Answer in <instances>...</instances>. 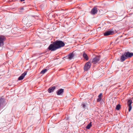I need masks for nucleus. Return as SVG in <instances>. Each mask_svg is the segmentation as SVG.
<instances>
[{
	"mask_svg": "<svg viewBox=\"0 0 133 133\" xmlns=\"http://www.w3.org/2000/svg\"><path fill=\"white\" fill-rule=\"evenodd\" d=\"M55 42L57 49L63 47L65 45L64 43L62 41L57 40L55 41Z\"/></svg>",
	"mask_w": 133,
	"mask_h": 133,
	"instance_id": "1",
	"label": "nucleus"
},
{
	"mask_svg": "<svg viewBox=\"0 0 133 133\" xmlns=\"http://www.w3.org/2000/svg\"><path fill=\"white\" fill-rule=\"evenodd\" d=\"M48 49L51 51H54L57 49L55 42L49 45Z\"/></svg>",
	"mask_w": 133,
	"mask_h": 133,
	"instance_id": "2",
	"label": "nucleus"
},
{
	"mask_svg": "<svg viewBox=\"0 0 133 133\" xmlns=\"http://www.w3.org/2000/svg\"><path fill=\"white\" fill-rule=\"evenodd\" d=\"M6 39L5 37L4 36H0V47L4 45V41Z\"/></svg>",
	"mask_w": 133,
	"mask_h": 133,
	"instance_id": "3",
	"label": "nucleus"
},
{
	"mask_svg": "<svg viewBox=\"0 0 133 133\" xmlns=\"http://www.w3.org/2000/svg\"><path fill=\"white\" fill-rule=\"evenodd\" d=\"M91 64L90 62H87L85 65L84 67V70L85 71H87L90 68L91 66Z\"/></svg>",
	"mask_w": 133,
	"mask_h": 133,
	"instance_id": "4",
	"label": "nucleus"
},
{
	"mask_svg": "<svg viewBox=\"0 0 133 133\" xmlns=\"http://www.w3.org/2000/svg\"><path fill=\"white\" fill-rule=\"evenodd\" d=\"M97 8L96 6H95L92 9L90 13L92 15H95L97 13Z\"/></svg>",
	"mask_w": 133,
	"mask_h": 133,
	"instance_id": "5",
	"label": "nucleus"
},
{
	"mask_svg": "<svg viewBox=\"0 0 133 133\" xmlns=\"http://www.w3.org/2000/svg\"><path fill=\"white\" fill-rule=\"evenodd\" d=\"M124 53L127 59L131 58L133 56V53H130L129 52L127 51L125 52Z\"/></svg>",
	"mask_w": 133,
	"mask_h": 133,
	"instance_id": "6",
	"label": "nucleus"
},
{
	"mask_svg": "<svg viewBox=\"0 0 133 133\" xmlns=\"http://www.w3.org/2000/svg\"><path fill=\"white\" fill-rule=\"evenodd\" d=\"M100 59L99 56H96L93 59L92 62L94 64H96L99 60Z\"/></svg>",
	"mask_w": 133,
	"mask_h": 133,
	"instance_id": "7",
	"label": "nucleus"
},
{
	"mask_svg": "<svg viewBox=\"0 0 133 133\" xmlns=\"http://www.w3.org/2000/svg\"><path fill=\"white\" fill-rule=\"evenodd\" d=\"M132 103V101L130 99L128 100L127 101V104L129 107V111L130 112L131 111V108L132 106H131V104Z\"/></svg>",
	"mask_w": 133,
	"mask_h": 133,
	"instance_id": "8",
	"label": "nucleus"
},
{
	"mask_svg": "<svg viewBox=\"0 0 133 133\" xmlns=\"http://www.w3.org/2000/svg\"><path fill=\"white\" fill-rule=\"evenodd\" d=\"M74 56V54L73 53H71L69 54L68 55L66 56L64 58H66L67 59L71 60L72 59Z\"/></svg>",
	"mask_w": 133,
	"mask_h": 133,
	"instance_id": "9",
	"label": "nucleus"
},
{
	"mask_svg": "<svg viewBox=\"0 0 133 133\" xmlns=\"http://www.w3.org/2000/svg\"><path fill=\"white\" fill-rule=\"evenodd\" d=\"M27 72L25 71L23 74H22L21 76L18 78V80H21L23 79L26 75V74Z\"/></svg>",
	"mask_w": 133,
	"mask_h": 133,
	"instance_id": "10",
	"label": "nucleus"
},
{
	"mask_svg": "<svg viewBox=\"0 0 133 133\" xmlns=\"http://www.w3.org/2000/svg\"><path fill=\"white\" fill-rule=\"evenodd\" d=\"M124 53V54H122L120 58V60L121 62H123L126 59H127Z\"/></svg>",
	"mask_w": 133,
	"mask_h": 133,
	"instance_id": "11",
	"label": "nucleus"
},
{
	"mask_svg": "<svg viewBox=\"0 0 133 133\" xmlns=\"http://www.w3.org/2000/svg\"><path fill=\"white\" fill-rule=\"evenodd\" d=\"M64 89H60L58 90L56 92V94L57 95H59L64 92Z\"/></svg>",
	"mask_w": 133,
	"mask_h": 133,
	"instance_id": "12",
	"label": "nucleus"
},
{
	"mask_svg": "<svg viewBox=\"0 0 133 133\" xmlns=\"http://www.w3.org/2000/svg\"><path fill=\"white\" fill-rule=\"evenodd\" d=\"M114 33L113 31H108L106 32L104 34V35L105 36H108L110 35H112Z\"/></svg>",
	"mask_w": 133,
	"mask_h": 133,
	"instance_id": "13",
	"label": "nucleus"
},
{
	"mask_svg": "<svg viewBox=\"0 0 133 133\" xmlns=\"http://www.w3.org/2000/svg\"><path fill=\"white\" fill-rule=\"evenodd\" d=\"M56 88V87H52L50 88L48 90V92L49 93H51L54 91V90Z\"/></svg>",
	"mask_w": 133,
	"mask_h": 133,
	"instance_id": "14",
	"label": "nucleus"
},
{
	"mask_svg": "<svg viewBox=\"0 0 133 133\" xmlns=\"http://www.w3.org/2000/svg\"><path fill=\"white\" fill-rule=\"evenodd\" d=\"M83 57L84 58V59H85L86 60H88V57L87 55L85 53H83Z\"/></svg>",
	"mask_w": 133,
	"mask_h": 133,
	"instance_id": "15",
	"label": "nucleus"
},
{
	"mask_svg": "<svg viewBox=\"0 0 133 133\" xmlns=\"http://www.w3.org/2000/svg\"><path fill=\"white\" fill-rule=\"evenodd\" d=\"M92 122H90L88 124L87 126H86V128L87 129H89L92 126V124H91Z\"/></svg>",
	"mask_w": 133,
	"mask_h": 133,
	"instance_id": "16",
	"label": "nucleus"
},
{
	"mask_svg": "<svg viewBox=\"0 0 133 133\" xmlns=\"http://www.w3.org/2000/svg\"><path fill=\"white\" fill-rule=\"evenodd\" d=\"M47 71V70L46 69H45L42 70L41 72L40 73L43 74H45Z\"/></svg>",
	"mask_w": 133,
	"mask_h": 133,
	"instance_id": "17",
	"label": "nucleus"
},
{
	"mask_svg": "<svg viewBox=\"0 0 133 133\" xmlns=\"http://www.w3.org/2000/svg\"><path fill=\"white\" fill-rule=\"evenodd\" d=\"M121 108V105L120 104H118L116 105V109L117 110H119Z\"/></svg>",
	"mask_w": 133,
	"mask_h": 133,
	"instance_id": "18",
	"label": "nucleus"
},
{
	"mask_svg": "<svg viewBox=\"0 0 133 133\" xmlns=\"http://www.w3.org/2000/svg\"><path fill=\"white\" fill-rule=\"evenodd\" d=\"M102 100V98H99L98 97V98L97 99V102H99L100 101Z\"/></svg>",
	"mask_w": 133,
	"mask_h": 133,
	"instance_id": "19",
	"label": "nucleus"
},
{
	"mask_svg": "<svg viewBox=\"0 0 133 133\" xmlns=\"http://www.w3.org/2000/svg\"><path fill=\"white\" fill-rule=\"evenodd\" d=\"M102 93H100L99 95L98 96V97L102 98H101V96H102Z\"/></svg>",
	"mask_w": 133,
	"mask_h": 133,
	"instance_id": "20",
	"label": "nucleus"
},
{
	"mask_svg": "<svg viewBox=\"0 0 133 133\" xmlns=\"http://www.w3.org/2000/svg\"><path fill=\"white\" fill-rule=\"evenodd\" d=\"M82 107L84 108H85L86 106L84 104H82Z\"/></svg>",
	"mask_w": 133,
	"mask_h": 133,
	"instance_id": "21",
	"label": "nucleus"
},
{
	"mask_svg": "<svg viewBox=\"0 0 133 133\" xmlns=\"http://www.w3.org/2000/svg\"><path fill=\"white\" fill-rule=\"evenodd\" d=\"M25 0H21V2H23Z\"/></svg>",
	"mask_w": 133,
	"mask_h": 133,
	"instance_id": "22",
	"label": "nucleus"
},
{
	"mask_svg": "<svg viewBox=\"0 0 133 133\" xmlns=\"http://www.w3.org/2000/svg\"><path fill=\"white\" fill-rule=\"evenodd\" d=\"M23 9H24V8H21V10H23Z\"/></svg>",
	"mask_w": 133,
	"mask_h": 133,
	"instance_id": "23",
	"label": "nucleus"
}]
</instances>
